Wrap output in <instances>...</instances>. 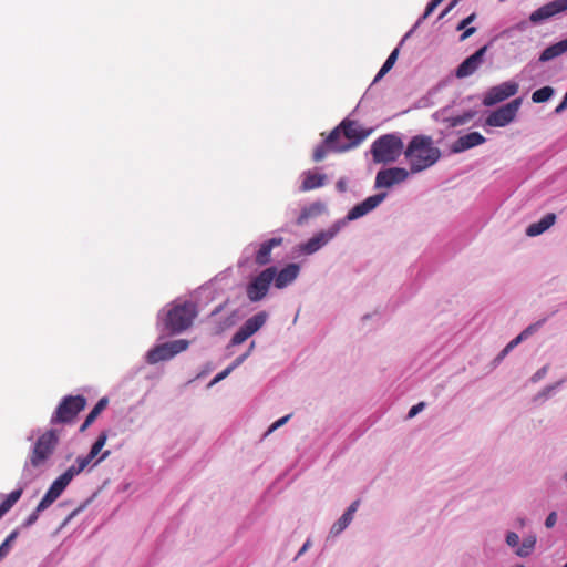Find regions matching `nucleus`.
<instances>
[{
	"label": "nucleus",
	"instance_id": "a211bd4d",
	"mask_svg": "<svg viewBox=\"0 0 567 567\" xmlns=\"http://www.w3.org/2000/svg\"><path fill=\"white\" fill-rule=\"evenodd\" d=\"M284 239L281 237H274L261 243L255 254V262L258 266H266L271 261V250L275 247L281 246Z\"/></svg>",
	"mask_w": 567,
	"mask_h": 567
},
{
	"label": "nucleus",
	"instance_id": "bf43d9fd",
	"mask_svg": "<svg viewBox=\"0 0 567 567\" xmlns=\"http://www.w3.org/2000/svg\"><path fill=\"white\" fill-rule=\"evenodd\" d=\"M450 10H447V8L441 13L440 18H443L445 14L449 13Z\"/></svg>",
	"mask_w": 567,
	"mask_h": 567
},
{
	"label": "nucleus",
	"instance_id": "a19ab883",
	"mask_svg": "<svg viewBox=\"0 0 567 567\" xmlns=\"http://www.w3.org/2000/svg\"><path fill=\"white\" fill-rule=\"evenodd\" d=\"M506 543L511 547H516L519 544V536L516 533L511 532L506 536Z\"/></svg>",
	"mask_w": 567,
	"mask_h": 567
},
{
	"label": "nucleus",
	"instance_id": "338daca9",
	"mask_svg": "<svg viewBox=\"0 0 567 567\" xmlns=\"http://www.w3.org/2000/svg\"><path fill=\"white\" fill-rule=\"evenodd\" d=\"M516 567H525V566H523V565H519V566H516Z\"/></svg>",
	"mask_w": 567,
	"mask_h": 567
},
{
	"label": "nucleus",
	"instance_id": "393cba45",
	"mask_svg": "<svg viewBox=\"0 0 567 567\" xmlns=\"http://www.w3.org/2000/svg\"><path fill=\"white\" fill-rule=\"evenodd\" d=\"M324 208H326V206L321 202H315V203L310 204L309 206L303 207L298 217L297 223L299 225H301L309 218L319 216L320 214L323 213Z\"/></svg>",
	"mask_w": 567,
	"mask_h": 567
},
{
	"label": "nucleus",
	"instance_id": "2eb2a0df",
	"mask_svg": "<svg viewBox=\"0 0 567 567\" xmlns=\"http://www.w3.org/2000/svg\"><path fill=\"white\" fill-rule=\"evenodd\" d=\"M384 198H385L384 193L375 194L373 196L365 198L363 202L355 205L348 212L347 218L349 220H354V219H358V218L367 215L368 213L373 210L377 206H379L383 202Z\"/></svg>",
	"mask_w": 567,
	"mask_h": 567
},
{
	"label": "nucleus",
	"instance_id": "8fccbe9b",
	"mask_svg": "<svg viewBox=\"0 0 567 567\" xmlns=\"http://www.w3.org/2000/svg\"><path fill=\"white\" fill-rule=\"evenodd\" d=\"M468 118H470V115H467V116H457V117L453 118L452 125L453 126L462 125V124L466 123V121Z\"/></svg>",
	"mask_w": 567,
	"mask_h": 567
},
{
	"label": "nucleus",
	"instance_id": "dca6fc26",
	"mask_svg": "<svg viewBox=\"0 0 567 567\" xmlns=\"http://www.w3.org/2000/svg\"><path fill=\"white\" fill-rule=\"evenodd\" d=\"M339 231L337 226H333L331 229L327 231H320L311 237L306 244L302 245L301 250L311 255L318 251L321 247L327 245Z\"/></svg>",
	"mask_w": 567,
	"mask_h": 567
},
{
	"label": "nucleus",
	"instance_id": "e2e57ef3",
	"mask_svg": "<svg viewBox=\"0 0 567 567\" xmlns=\"http://www.w3.org/2000/svg\"><path fill=\"white\" fill-rule=\"evenodd\" d=\"M507 352H509L513 348H508V344L504 348Z\"/></svg>",
	"mask_w": 567,
	"mask_h": 567
},
{
	"label": "nucleus",
	"instance_id": "052dcab7",
	"mask_svg": "<svg viewBox=\"0 0 567 567\" xmlns=\"http://www.w3.org/2000/svg\"><path fill=\"white\" fill-rule=\"evenodd\" d=\"M450 10H447V8L441 13L440 18H443L445 14L449 13Z\"/></svg>",
	"mask_w": 567,
	"mask_h": 567
},
{
	"label": "nucleus",
	"instance_id": "72a5a7b5",
	"mask_svg": "<svg viewBox=\"0 0 567 567\" xmlns=\"http://www.w3.org/2000/svg\"><path fill=\"white\" fill-rule=\"evenodd\" d=\"M539 326H540V322H537L536 324H532L528 328H526L523 332H520L516 338H514L508 343V348H515L517 344H519L525 338H527Z\"/></svg>",
	"mask_w": 567,
	"mask_h": 567
},
{
	"label": "nucleus",
	"instance_id": "9b49d317",
	"mask_svg": "<svg viewBox=\"0 0 567 567\" xmlns=\"http://www.w3.org/2000/svg\"><path fill=\"white\" fill-rule=\"evenodd\" d=\"M566 10L567 0H554L532 12L529 16V21L536 24Z\"/></svg>",
	"mask_w": 567,
	"mask_h": 567
},
{
	"label": "nucleus",
	"instance_id": "c85d7f7f",
	"mask_svg": "<svg viewBox=\"0 0 567 567\" xmlns=\"http://www.w3.org/2000/svg\"><path fill=\"white\" fill-rule=\"evenodd\" d=\"M555 91L551 86H543L542 89L536 90L532 94V101L534 103H544L547 102L553 95Z\"/></svg>",
	"mask_w": 567,
	"mask_h": 567
},
{
	"label": "nucleus",
	"instance_id": "4be33fe9",
	"mask_svg": "<svg viewBox=\"0 0 567 567\" xmlns=\"http://www.w3.org/2000/svg\"><path fill=\"white\" fill-rule=\"evenodd\" d=\"M169 359H172V355L166 342L154 347L147 352L146 355V360L150 364H156L161 361H166Z\"/></svg>",
	"mask_w": 567,
	"mask_h": 567
},
{
	"label": "nucleus",
	"instance_id": "69168bd1",
	"mask_svg": "<svg viewBox=\"0 0 567 567\" xmlns=\"http://www.w3.org/2000/svg\"><path fill=\"white\" fill-rule=\"evenodd\" d=\"M565 480L567 481V473L565 474Z\"/></svg>",
	"mask_w": 567,
	"mask_h": 567
},
{
	"label": "nucleus",
	"instance_id": "412c9836",
	"mask_svg": "<svg viewBox=\"0 0 567 567\" xmlns=\"http://www.w3.org/2000/svg\"><path fill=\"white\" fill-rule=\"evenodd\" d=\"M555 221L556 215L554 213L546 214L540 220L533 223L527 227L526 235L529 237L538 236L550 228Z\"/></svg>",
	"mask_w": 567,
	"mask_h": 567
},
{
	"label": "nucleus",
	"instance_id": "c756f323",
	"mask_svg": "<svg viewBox=\"0 0 567 567\" xmlns=\"http://www.w3.org/2000/svg\"><path fill=\"white\" fill-rule=\"evenodd\" d=\"M352 517L348 514H343L331 527L330 534L333 536L339 535L341 532H343L349 524L352 522Z\"/></svg>",
	"mask_w": 567,
	"mask_h": 567
},
{
	"label": "nucleus",
	"instance_id": "20e7f679",
	"mask_svg": "<svg viewBox=\"0 0 567 567\" xmlns=\"http://www.w3.org/2000/svg\"><path fill=\"white\" fill-rule=\"evenodd\" d=\"M402 151L403 142L395 134L382 135L371 145V154L375 163H392L399 158Z\"/></svg>",
	"mask_w": 567,
	"mask_h": 567
},
{
	"label": "nucleus",
	"instance_id": "aec40b11",
	"mask_svg": "<svg viewBox=\"0 0 567 567\" xmlns=\"http://www.w3.org/2000/svg\"><path fill=\"white\" fill-rule=\"evenodd\" d=\"M300 268L297 264H289L282 268L279 272L276 270L275 287L282 289L293 282L298 277Z\"/></svg>",
	"mask_w": 567,
	"mask_h": 567
},
{
	"label": "nucleus",
	"instance_id": "864d4df0",
	"mask_svg": "<svg viewBox=\"0 0 567 567\" xmlns=\"http://www.w3.org/2000/svg\"><path fill=\"white\" fill-rule=\"evenodd\" d=\"M545 372H546L545 368H543L542 370L537 371L535 373V375L533 377V381H536V380L540 379L545 374Z\"/></svg>",
	"mask_w": 567,
	"mask_h": 567
},
{
	"label": "nucleus",
	"instance_id": "37998d69",
	"mask_svg": "<svg viewBox=\"0 0 567 567\" xmlns=\"http://www.w3.org/2000/svg\"><path fill=\"white\" fill-rule=\"evenodd\" d=\"M556 522H557V514H556V512H551V513L547 516V518H546V520H545V526H546L547 528H551V527H554V526H555Z\"/></svg>",
	"mask_w": 567,
	"mask_h": 567
},
{
	"label": "nucleus",
	"instance_id": "cd10ccee",
	"mask_svg": "<svg viewBox=\"0 0 567 567\" xmlns=\"http://www.w3.org/2000/svg\"><path fill=\"white\" fill-rule=\"evenodd\" d=\"M536 545V537L535 536H528L524 538L523 543L518 548L516 549V555L519 557H527L532 554Z\"/></svg>",
	"mask_w": 567,
	"mask_h": 567
},
{
	"label": "nucleus",
	"instance_id": "39448f33",
	"mask_svg": "<svg viewBox=\"0 0 567 567\" xmlns=\"http://www.w3.org/2000/svg\"><path fill=\"white\" fill-rule=\"evenodd\" d=\"M85 406L86 399L83 395H66L56 406L50 423L53 425L73 423L78 414L83 411Z\"/></svg>",
	"mask_w": 567,
	"mask_h": 567
},
{
	"label": "nucleus",
	"instance_id": "603ef678",
	"mask_svg": "<svg viewBox=\"0 0 567 567\" xmlns=\"http://www.w3.org/2000/svg\"><path fill=\"white\" fill-rule=\"evenodd\" d=\"M567 109V103L563 100L555 109V113L559 114Z\"/></svg>",
	"mask_w": 567,
	"mask_h": 567
},
{
	"label": "nucleus",
	"instance_id": "680f3d73",
	"mask_svg": "<svg viewBox=\"0 0 567 567\" xmlns=\"http://www.w3.org/2000/svg\"><path fill=\"white\" fill-rule=\"evenodd\" d=\"M508 352L504 349L501 353V358L505 357Z\"/></svg>",
	"mask_w": 567,
	"mask_h": 567
},
{
	"label": "nucleus",
	"instance_id": "f704fd0d",
	"mask_svg": "<svg viewBox=\"0 0 567 567\" xmlns=\"http://www.w3.org/2000/svg\"><path fill=\"white\" fill-rule=\"evenodd\" d=\"M18 536V532L17 530H13L6 539L4 542L0 545V560L3 559L10 551L11 549V544L13 543V540L17 538Z\"/></svg>",
	"mask_w": 567,
	"mask_h": 567
},
{
	"label": "nucleus",
	"instance_id": "0e129e2a",
	"mask_svg": "<svg viewBox=\"0 0 567 567\" xmlns=\"http://www.w3.org/2000/svg\"><path fill=\"white\" fill-rule=\"evenodd\" d=\"M566 103H567V92L565 93L564 95V99H563Z\"/></svg>",
	"mask_w": 567,
	"mask_h": 567
},
{
	"label": "nucleus",
	"instance_id": "bb28decb",
	"mask_svg": "<svg viewBox=\"0 0 567 567\" xmlns=\"http://www.w3.org/2000/svg\"><path fill=\"white\" fill-rule=\"evenodd\" d=\"M398 55H399V49L396 48L391 52V54L388 56L384 64L379 70V72L374 79V82L381 80L393 68V65L395 64V62L398 60Z\"/></svg>",
	"mask_w": 567,
	"mask_h": 567
},
{
	"label": "nucleus",
	"instance_id": "49530a36",
	"mask_svg": "<svg viewBox=\"0 0 567 567\" xmlns=\"http://www.w3.org/2000/svg\"><path fill=\"white\" fill-rule=\"evenodd\" d=\"M359 504V501H354L344 513L353 518L354 513L358 511Z\"/></svg>",
	"mask_w": 567,
	"mask_h": 567
},
{
	"label": "nucleus",
	"instance_id": "4c0bfd02",
	"mask_svg": "<svg viewBox=\"0 0 567 567\" xmlns=\"http://www.w3.org/2000/svg\"><path fill=\"white\" fill-rule=\"evenodd\" d=\"M291 417L290 414L277 420L276 422H274L270 427L268 429L266 435L270 434L271 432H274L275 430L279 429L280 426H282L284 424H286L288 422V420Z\"/></svg>",
	"mask_w": 567,
	"mask_h": 567
},
{
	"label": "nucleus",
	"instance_id": "4d7b16f0",
	"mask_svg": "<svg viewBox=\"0 0 567 567\" xmlns=\"http://www.w3.org/2000/svg\"><path fill=\"white\" fill-rule=\"evenodd\" d=\"M109 454H110V452H109V451H105V452L102 454V456L99 458V461L104 460Z\"/></svg>",
	"mask_w": 567,
	"mask_h": 567
},
{
	"label": "nucleus",
	"instance_id": "f03ea898",
	"mask_svg": "<svg viewBox=\"0 0 567 567\" xmlns=\"http://www.w3.org/2000/svg\"><path fill=\"white\" fill-rule=\"evenodd\" d=\"M197 317V306L193 301L173 302L167 309L163 323L171 334L187 330Z\"/></svg>",
	"mask_w": 567,
	"mask_h": 567
},
{
	"label": "nucleus",
	"instance_id": "3c124183",
	"mask_svg": "<svg viewBox=\"0 0 567 567\" xmlns=\"http://www.w3.org/2000/svg\"><path fill=\"white\" fill-rule=\"evenodd\" d=\"M336 187L339 192H346L347 189V183L344 179H339L336 184Z\"/></svg>",
	"mask_w": 567,
	"mask_h": 567
},
{
	"label": "nucleus",
	"instance_id": "58836bf2",
	"mask_svg": "<svg viewBox=\"0 0 567 567\" xmlns=\"http://www.w3.org/2000/svg\"><path fill=\"white\" fill-rule=\"evenodd\" d=\"M40 513L41 512H38V506H37L35 509L24 520L23 526L30 527L31 525H33L38 520Z\"/></svg>",
	"mask_w": 567,
	"mask_h": 567
},
{
	"label": "nucleus",
	"instance_id": "5fc2aeb1",
	"mask_svg": "<svg viewBox=\"0 0 567 567\" xmlns=\"http://www.w3.org/2000/svg\"><path fill=\"white\" fill-rule=\"evenodd\" d=\"M309 546H310V542H309V540H307V542L303 544V546H302V548L300 549V551L298 553V556L302 555V554L308 549V547H309Z\"/></svg>",
	"mask_w": 567,
	"mask_h": 567
},
{
	"label": "nucleus",
	"instance_id": "ea45409f",
	"mask_svg": "<svg viewBox=\"0 0 567 567\" xmlns=\"http://www.w3.org/2000/svg\"><path fill=\"white\" fill-rule=\"evenodd\" d=\"M441 0H431V2L426 6V9L424 11V14L422 19H426L441 3Z\"/></svg>",
	"mask_w": 567,
	"mask_h": 567
},
{
	"label": "nucleus",
	"instance_id": "6e6d98bb",
	"mask_svg": "<svg viewBox=\"0 0 567 567\" xmlns=\"http://www.w3.org/2000/svg\"><path fill=\"white\" fill-rule=\"evenodd\" d=\"M458 2V0H453L449 6H447V10H452L456 3Z\"/></svg>",
	"mask_w": 567,
	"mask_h": 567
},
{
	"label": "nucleus",
	"instance_id": "5701e85b",
	"mask_svg": "<svg viewBox=\"0 0 567 567\" xmlns=\"http://www.w3.org/2000/svg\"><path fill=\"white\" fill-rule=\"evenodd\" d=\"M567 52V38L547 47L540 54L539 61L547 62Z\"/></svg>",
	"mask_w": 567,
	"mask_h": 567
},
{
	"label": "nucleus",
	"instance_id": "13d9d810",
	"mask_svg": "<svg viewBox=\"0 0 567 567\" xmlns=\"http://www.w3.org/2000/svg\"><path fill=\"white\" fill-rule=\"evenodd\" d=\"M246 357L247 354H244L243 357L238 358L236 364L240 363Z\"/></svg>",
	"mask_w": 567,
	"mask_h": 567
},
{
	"label": "nucleus",
	"instance_id": "f257e3e1",
	"mask_svg": "<svg viewBox=\"0 0 567 567\" xmlns=\"http://www.w3.org/2000/svg\"><path fill=\"white\" fill-rule=\"evenodd\" d=\"M404 156L411 173L415 174L434 165L441 157V151L433 145L431 136L415 135L404 151Z\"/></svg>",
	"mask_w": 567,
	"mask_h": 567
},
{
	"label": "nucleus",
	"instance_id": "b1692460",
	"mask_svg": "<svg viewBox=\"0 0 567 567\" xmlns=\"http://www.w3.org/2000/svg\"><path fill=\"white\" fill-rule=\"evenodd\" d=\"M326 178L327 177L324 174H319V173L309 171V172L305 173V178L301 184V189L303 192H307V190L319 188L324 185Z\"/></svg>",
	"mask_w": 567,
	"mask_h": 567
},
{
	"label": "nucleus",
	"instance_id": "423d86ee",
	"mask_svg": "<svg viewBox=\"0 0 567 567\" xmlns=\"http://www.w3.org/2000/svg\"><path fill=\"white\" fill-rule=\"evenodd\" d=\"M336 128H339L340 146L338 151H350L365 140L370 132L363 131L355 121L343 120Z\"/></svg>",
	"mask_w": 567,
	"mask_h": 567
},
{
	"label": "nucleus",
	"instance_id": "a878e982",
	"mask_svg": "<svg viewBox=\"0 0 567 567\" xmlns=\"http://www.w3.org/2000/svg\"><path fill=\"white\" fill-rule=\"evenodd\" d=\"M107 403H109L107 398H102L99 400V402L91 410V412L87 414L86 419L80 426V432L86 431V429L96 420V417L101 414V412L106 408Z\"/></svg>",
	"mask_w": 567,
	"mask_h": 567
},
{
	"label": "nucleus",
	"instance_id": "f3484780",
	"mask_svg": "<svg viewBox=\"0 0 567 567\" xmlns=\"http://www.w3.org/2000/svg\"><path fill=\"white\" fill-rule=\"evenodd\" d=\"M106 440L107 433L104 431L100 433L87 455L76 457L75 463L72 466L76 470L79 474L82 473L90 465V463L97 456V454L105 445Z\"/></svg>",
	"mask_w": 567,
	"mask_h": 567
},
{
	"label": "nucleus",
	"instance_id": "7ed1b4c3",
	"mask_svg": "<svg viewBox=\"0 0 567 567\" xmlns=\"http://www.w3.org/2000/svg\"><path fill=\"white\" fill-rule=\"evenodd\" d=\"M60 431L56 429H50L42 433L37 439L30 452L29 460L24 464V470L29 466L32 468H42L47 466L60 442Z\"/></svg>",
	"mask_w": 567,
	"mask_h": 567
},
{
	"label": "nucleus",
	"instance_id": "e433bc0d",
	"mask_svg": "<svg viewBox=\"0 0 567 567\" xmlns=\"http://www.w3.org/2000/svg\"><path fill=\"white\" fill-rule=\"evenodd\" d=\"M54 503L53 498L50 497L47 493L38 504V512H43L49 508Z\"/></svg>",
	"mask_w": 567,
	"mask_h": 567
},
{
	"label": "nucleus",
	"instance_id": "0eeeda50",
	"mask_svg": "<svg viewBox=\"0 0 567 567\" xmlns=\"http://www.w3.org/2000/svg\"><path fill=\"white\" fill-rule=\"evenodd\" d=\"M276 276V267H268L257 275L247 286V298L251 302L264 299L269 290L271 282Z\"/></svg>",
	"mask_w": 567,
	"mask_h": 567
},
{
	"label": "nucleus",
	"instance_id": "a18cd8bd",
	"mask_svg": "<svg viewBox=\"0 0 567 567\" xmlns=\"http://www.w3.org/2000/svg\"><path fill=\"white\" fill-rule=\"evenodd\" d=\"M476 18V14L475 13H472L470 14L467 18H465L464 20H462L458 25H457V30H462L464 29L467 24H470L472 21H474V19Z\"/></svg>",
	"mask_w": 567,
	"mask_h": 567
},
{
	"label": "nucleus",
	"instance_id": "c9c22d12",
	"mask_svg": "<svg viewBox=\"0 0 567 567\" xmlns=\"http://www.w3.org/2000/svg\"><path fill=\"white\" fill-rule=\"evenodd\" d=\"M64 489L65 488L54 480L49 489L47 491V494L50 497H52L53 501L55 502L61 496Z\"/></svg>",
	"mask_w": 567,
	"mask_h": 567
},
{
	"label": "nucleus",
	"instance_id": "1a4fd4ad",
	"mask_svg": "<svg viewBox=\"0 0 567 567\" xmlns=\"http://www.w3.org/2000/svg\"><path fill=\"white\" fill-rule=\"evenodd\" d=\"M267 313L260 311L245 321L238 331L231 338V344L238 346L245 342L249 337L256 333L266 322Z\"/></svg>",
	"mask_w": 567,
	"mask_h": 567
},
{
	"label": "nucleus",
	"instance_id": "6e6552de",
	"mask_svg": "<svg viewBox=\"0 0 567 567\" xmlns=\"http://www.w3.org/2000/svg\"><path fill=\"white\" fill-rule=\"evenodd\" d=\"M522 99L517 97L509 103L498 107L486 117V125L493 127H503L509 124L520 107Z\"/></svg>",
	"mask_w": 567,
	"mask_h": 567
},
{
	"label": "nucleus",
	"instance_id": "c03bdc74",
	"mask_svg": "<svg viewBox=\"0 0 567 567\" xmlns=\"http://www.w3.org/2000/svg\"><path fill=\"white\" fill-rule=\"evenodd\" d=\"M424 405H425V404H424L423 402H420V403H417V404L413 405V406L410 409V411H409V413H408V416H409V417H414V416H415L420 411H422V410H423Z\"/></svg>",
	"mask_w": 567,
	"mask_h": 567
},
{
	"label": "nucleus",
	"instance_id": "de8ad7c7",
	"mask_svg": "<svg viewBox=\"0 0 567 567\" xmlns=\"http://www.w3.org/2000/svg\"><path fill=\"white\" fill-rule=\"evenodd\" d=\"M476 29L474 27L467 28L462 35L460 37L461 41H464L468 37H471L473 33H475Z\"/></svg>",
	"mask_w": 567,
	"mask_h": 567
},
{
	"label": "nucleus",
	"instance_id": "7c9ffc66",
	"mask_svg": "<svg viewBox=\"0 0 567 567\" xmlns=\"http://www.w3.org/2000/svg\"><path fill=\"white\" fill-rule=\"evenodd\" d=\"M166 343L169 348V353H171L172 358H174L176 354L187 350V348L189 346V341H187L185 339L174 340V341H169Z\"/></svg>",
	"mask_w": 567,
	"mask_h": 567
},
{
	"label": "nucleus",
	"instance_id": "2f4dec72",
	"mask_svg": "<svg viewBox=\"0 0 567 567\" xmlns=\"http://www.w3.org/2000/svg\"><path fill=\"white\" fill-rule=\"evenodd\" d=\"M23 493L22 488H18L16 491H12L4 501L0 504L2 508H4L7 512H9L12 506L20 499L21 495Z\"/></svg>",
	"mask_w": 567,
	"mask_h": 567
},
{
	"label": "nucleus",
	"instance_id": "9d476101",
	"mask_svg": "<svg viewBox=\"0 0 567 567\" xmlns=\"http://www.w3.org/2000/svg\"><path fill=\"white\" fill-rule=\"evenodd\" d=\"M518 92V84L516 82H503L499 85L491 87L483 99L485 106H492L506 99L514 96Z\"/></svg>",
	"mask_w": 567,
	"mask_h": 567
},
{
	"label": "nucleus",
	"instance_id": "473e14b6",
	"mask_svg": "<svg viewBox=\"0 0 567 567\" xmlns=\"http://www.w3.org/2000/svg\"><path fill=\"white\" fill-rule=\"evenodd\" d=\"M79 475L76 470L71 465L64 473H62L55 481L64 488L71 483L74 476Z\"/></svg>",
	"mask_w": 567,
	"mask_h": 567
},
{
	"label": "nucleus",
	"instance_id": "4468645a",
	"mask_svg": "<svg viewBox=\"0 0 567 567\" xmlns=\"http://www.w3.org/2000/svg\"><path fill=\"white\" fill-rule=\"evenodd\" d=\"M487 51V47L484 45L478 49L475 53L466 58L456 69L455 75L458 79H463L472 75L482 64L483 58Z\"/></svg>",
	"mask_w": 567,
	"mask_h": 567
},
{
	"label": "nucleus",
	"instance_id": "f8f14e48",
	"mask_svg": "<svg viewBox=\"0 0 567 567\" xmlns=\"http://www.w3.org/2000/svg\"><path fill=\"white\" fill-rule=\"evenodd\" d=\"M409 176V172L401 167H391L382 169L377 174L375 187H391L394 184L404 182Z\"/></svg>",
	"mask_w": 567,
	"mask_h": 567
},
{
	"label": "nucleus",
	"instance_id": "09e8293b",
	"mask_svg": "<svg viewBox=\"0 0 567 567\" xmlns=\"http://www.w3.org/2000/svg\"><path fill=\"white\" fill-rule=\"evenodd\" d=\"M85 505L79 506L76 509H74L65 519L64 525L68 524L73 517H75L81 511H83Z\"/></svg>",
	"mask_w": 567,
	"mask_h": 567
},
{
	"label": "nucleus",
	"instance_id": "ddd939ff",
	"mask_svg": "<svg viewBox=\"0 0 567 567\" xmlns=\"http://www.w3.org/2000/svg\"><path fill=\"white\" fill-rule=\"evenodd\" d=\"M340 146L339 141V128H333L324 138L323 143L318 145L312 155V159L315 162H321L323 161L327 155L332 153H343L344 151H338L334 147Z\"/></svg>",
	"mask_w": 567,
	"mask_h": 567
},
{
	"label": "nucleus",
	"instance_id": "79ce46f5",
	"mask_svg": "<svg viewBox=\"0 0 567 567\" xmlns=\"http://www.w3.org/2000/svg\"><path fill=\"white\" fill-rule=\"evenodd\" d=\"M236 364L234 365H230L228 367L227 369H225L224 371H221L220 373H218L214 379H213V382L212 383H217L219 381H221L224 378H226L230 371L234 369Z\"/></svg>",
	"mask_w": 567,
	"mask_h": 567
},
{
	"label": "nucleus",
	"instance_id": "6ab92c4d",
	"mask_svg": "<svg viewBox=\"0 0 567 567\" xmlns=\"http://www.w3.org/2000/svg\"><path fill=\"white\" fill-rule=\"evenodd\" d=\"M486 138L478 132H471L464 136L458 137L451 147L453 153H462L472 147L485 143Z\"/></svg>",
	"mask_w": 567,
	"mask_h": 567
}]
</instances>
